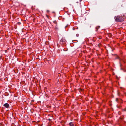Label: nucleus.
Instances as JSON below:
<instances>
[{"label": "nucleus", "mask_w": 126, "mask_h": 126, "mask_svg": "<svg viewBox=\"0 0 126 126\" xmlns=\"http://www.w3.org/2000/svg\"><path fill=\"white\" fill-rule=\"evenodd\" d=\"M124 16H118L114 17L115 21L117 22H122L124 21Z\"/></svg>", "instance_id": "1"}, {"label": "nucleus", "mask_w": 126, "mask_h": 126, "mask_svg": "<svg viewBox=\"0 0 126 126\" xmlns=\"http://www.w3.org/2000/svg\"><path fill=\"white\" fill-rule=\"evenodd\" d=\"M65 39H62L60 41V43L61 44H64L65 43Z\"/></svg>", "instance_id": "2"}, {"label": "nucleus", "mask_w": 126, "mask_h": 126, "mask_svg": "<svg viewBox=\"0 0 126 126\" xmlns=\"http://www.w3.org/2000/svg\"><path fill=\"white\" fill-rule=\"evenodd\" d=\"M3 106L5 107L6 108H8L9 107V105L7 103H6L3 105Z\"/></svg>", "instance_id": "3"}, {"label": "nucleus", "mask_w": 126, "mask_h": 126, "mask_svg": "<svg viewBox=\"0 0 126 126\" xmlns=\"http://www.w3.org/2000/svg\"><path fill=\"white\" fill-rule=\"evenodd\" d=\"M100 27V26H96V30H95V31H97L98 30V29Z\"/></svg>", "instance_id": "4"}, {"label": "nucleus", "mask_w": 126, "mask_h": 126, "mask_svg": "<svg viewBox=\"0 0 126 126\" xmlns=\"http://www.w3.org/2000/svg\"><path fill=\"white\" fill-rule=\"evenodd\" d=\"M69 125L70 126H73L74 125L73 123L71 122L69 123Z\"/></svg>", "instance_id": "5"}, {"label": "nucleus", "mask_w": 126, "mask_h": 126, "mask_svg": "<svg viewBox=\"0 0 126 126\" xmlns=\"http://www.w3.org/2000/svg\"><path fill=\"white\" fill-rule=\"evenodd\" d=\"M116 101L118 102L119 99L118 98H116Z\"/></svg>", "instance_id": "6"}, {"label": "nucleus", "mask_w": 126, "mask_h": 126, "mask_svg": "<svg viewBox=\"0 0 126 126\" xmlns=\"http://www.w3.org/2000/svg\"><path fill=\"white\" fill-rule=\"evenodd\" d=\"M53 22L54 23H55L56 24H57V22L56 21H53Z\"/></svg>", "instance_id": "7"}, {"label": "nucleus", "mask_w": 126, "mask_h": 126, "mask_svg": "<svg viewBox=\"0 0 126 126\" xmlns=\"http://www.w3.org/2000/svg\"><path fill=\"white\" fill-rule=\"evenodd\" d=\"M98 38H99V39H101L102 38V37L101 36H99V37H98Z\"/></svg>", "instance_id": "8"}, {"label": "nucleus", "mask_w": 126, "mask_h": 126, "mask_svg": "<svg viewBox=\"0 0 126 126\" xmlns=\"http://www.w3.org/2000/svg\"><path fill=\"white\" fill-rule=\"evenodd\" d=\"M123 110L124 111H126V109H123Z\"/></svg>", "instance_id": "9"}, {"label": "nucleus", "mask_w": 126, "mask_h": 126, "mask_svg": "<svg viewBox=\"0 0 126 126\" xmlns=\"http://www.w3.org/2000/svg\"><path fill=\"white\" fill-rule=\"evenodd\" d=\"M47 13H48V12H49V10H47Z\"/></svg>", "instance_id": "10"}, {"label": "nucleus", "mask_w": 126, "mask_h": 126, "mask_svg": "<svg viewBox=\"0 0 126 126\" xmlns=\"http://www.w3.org/2000/svg\"><path fill=\"white\" fill-rule=\"evenodd\" d=\"M48 120H49V121H50V119H48Z\"/></svg>", "instance_id": "11"}, {"label": "nucleus", "mask_w": 126, "mask_h": 126, "mask_svg": "<svg viewBox=\"0 0 126 126\" xmlns=\"http://www.w3.org/2000/svg\"><path fill=\"white\" fill-rule=\"evenodd\" d=\"M119 100L121 101V100L120 99H119Z\"/></svg>", "instance_id": "12"}, {"label": "nucleus", "mask_w": 126, "mask_h": 126, "mask_svg": "<svg viewBox=\"0 0 126 126\" xmlns=\"http://www.w3.org/2000/svg\"><path fill=\"white\" fill-rule=\"evenodd\" d=\"M47 16V17H48V16Z\"/></svg>", "instance_id": "13"}]
</instances>
